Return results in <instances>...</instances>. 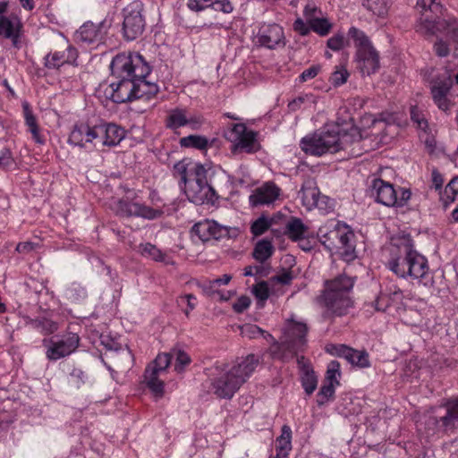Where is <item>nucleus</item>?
Returning a JSON list of instances; mask_svg holds the SVG:
<instances>
[{
    "label": "nucleus",
    "mask_w": 458,
    "mask_h": 458,
    "mask_svg": "<svg viewBox=\"0 0 458 458\" xmlns=\"http://www.w3.org/2000/svg\"><path fill=\"white\" fill-rule=\"evenodd\" d=\"M389 251L390 258L386 267L397 276L411 277L419 281L428 276V259L415 250L414 242L409 234L393 239Z\"/></svg>",
    "instance_id": "obj_1"
},
{
    "label": "nucleus",
    "mask_w": 458,
    "mask_h": 458,
    "mask_svg": "<svg viewBox=\"0 0 458 458\" xmlns=\"http://www.w3.org/2000/svg\"><path fill=\"white\" fill-rule=\"evenodd\" d=\"M260 362L259 356L248 354L238 358L233 363L218 364L213 369L216 377L212 379L213 393L222 399H231L241 386L248 381Z\"/></svg>",
    "instance_id": "obj_2"
},
{
    "label": "nucleus",
    "mask_w": 458,
    "mask_h": 458,
    "mask_svg": "<svg viewBox=\"0 0 458 458\" xmlns=\"http://www.w3.org/2000/svg\"><path fill=\"white\" fill-rule=\"evenodd\" d=\"M318 235L327 250L338 253L344 260L352 261L356 258L355 235L346 224L330 223L320 227Z\"/></svg>",
    "instance_id": "obj_3"
},
{
    "label": "nucleus",
    "mask_w": 458,
    "mask_h": 458,
    "mask_svg": "<svg viewBox=\"0 0 458 458\" xmlns=\"http://www.w3.org/2000/svg\"><path fill=\"white\" fill-rule=\"evenodd\" d=\"M353 284L354 278L345 274L327 282L323 298L327 314L342 317L349 312L353 305L350 297V292Z\"/></svg>",
    "instance_id": "obj_4"
},
{
    "label": "nucleus",
    "mask_w": 458,
    "mask_h": 458,
    "mask_svg": "<svg viewBox=\"0 0 458 458\" xmlns=\"http://www.w3.org/2000/svg\"><path fill=\"white\" fill-rule=\"evenodd\" d=\"M425 429L428 435L448 433L458 428V397L449 398L434 407L426 416Z\"/></svg>",
    "instance_id": "obj_5"
},
{
    "label": "nucleus",
    "mask_w": 458,
    "mask_h": 458,
    "mask_svg": "<svg viewBox=\"0 0 458 458\" xmlns=\"http://www.w3.org/2000/svg\"><path fill=\"white\" fill-rule=\"evenodd\" d=\"M110 68L115 79L146 78L151 72L148 63L136 52L116 55L111 62Z\"/></svg>",
    "instance_id": "obj_6"
},
{
    "label": "nucleus",
    "mask_w": 458,
    "mask_h": 458,
    "mask_svg": "<svg viewBox=\"0 0 458 458\" xmlns=\"http://www.w3.org/2000/svg\"><path fill=\"white\" fill-rule=\"evenodd\" d=\"M337 131L335 129H323L307 135L301 140V148L309 155L323 156L338 152Z\"/></svg>",
    "instance_id": "obj_7"
},
{
    "label": "nucleus",
    "mask_w": 458,
    "mask_h": 458,
    "mask_svg": "<svg viewBox=\"0 0 458 458\" xmlns=\"http://www.w3.org/2000/svg\"><path fill=\"white\" fill-rule=\"evenodd\" d=\"M144 4L140 0L130 3L123 9L122 32L125 40L132 41L142 35L146 27Z\"/></svg>",
    "instance_id": "obj_8"
},
{
    "label": "nucleus",
    "mask_w": 458,
    "mask_h": 458,
    "mask_svg": "<svg viewBox=\"0 0 458 458\" xmlns=\"http://www.w3.org/2000/svg\"><path fill=\"white\" fill-rule=\"evenodd\" d=\"M370 191L377 202L386 207H403L411 195L409 189L395 190L391 183L378 178L373 180Z\"/></svg>",
    "instance_id": "obj_9"
},
{
    "label": "nucleus",
    "mask_w": 458,
    "mask_h": 458,
    "mask_svg": "<svg viewBox=\"0 0 458 458\" xmlns=\"http://www.w3.org/2000/svg\"><path fill=\"white\" fill-rule=\"evenodd\" d=\"M308 327L306 324L293 323L284 335V340L276 344L278 350L289 352L292 355L297 354L303 350L306 344V335Z\"/></svg>",
    "instance_id": "obj_10"
},
{
    "label": "nucleus",
    "mask_w": 458,
    "mask_h": 458,
    "mask_svg": "<svg viewBox=\"0 0 458 458\" xmlns=\"http://www.w3.org/2000/svg\"><path fill=\"white\" fill-rule=\"evenodd\" d=\"M46 356L49 360H57L71 355L79 347L80 337L75 333H68L61 339L50 340Z\"/></svg>",
    "instance_id": "obj_11"
},
{
    "label": "nucleus",
    "mask_w": 458,
    "mask_h": 458,
    "mask_svg": "<svg viewBox=\"0 0 458 458\" xmlns=\"http://www.w3.org/2000/svg\"><path fill=\"white\" fill-rule=\"evenodd\" d=\"M136 79H116L110 84V98L114 103L131 102L137 99V94L140 89L136 86Z\"/></svg>",
    "instance_id": "obj_12"
},
{
    "label": "nucleus",
    "mask_w": 458,
    "mask_h": 458,
    "mask_svg": "<svg viewBox=\"0 0 458 458\" xmlns=\"http://www.w3.org/2000/svg\"><path fill=\"white\" fill-rule=\"evenodd\" d=\"M98 139L94 143L95 148L115 147L124 139L125 130L115 123H104L96 125Z\"/></svg>",
    "instance_id": "obj_13"
},
{
    "label": "nucleus",
    "mask_w": 458,
    "mask_h": 458,
    "mask_svg": "<svg viewBox=\"0 0 458 458\" xmlns=\"http://www.w3.org/2000/svg\"><path fill=\"white\" fill-rule=\"evenodd\" d=\"M117 213L122 216H137L153 220L160 217L163 211L161 209L152 208L142 203L121 199L117 203Z\"/></svg>",
    "instance_id": "obj_14"
},
{
    "label": "nucleus",
    "mask_w": 458,
    "mask_h": 458,
    "mask_svg": "<svg viewBox=\"0 0 458 458\" xmlns=\"http://www.w3.org/2000/svg\"><path fill=\"white\" fill-rule=\"evenodd\" d=\"M301 203L307 209L310 210L313 208L324 209L323 206L327 198L320 194L317 186V182L313 178H307L303 181L301 188L298 193Z\"/></svg>",
    "instance_id": "obj_15"
},
{
    "label": "nucleus",
    "mask_w": 458,
    "mask_h": 458,
    "mask_svg": "<svg viewBox=\"0 0 458 458\" xmlns=\"http://www.w3.org/2000/svg\"><path fill=\"white\" fill-rule=\"evenodd\" d=\"M331 354L345 359L352 366L360 369L370 367L369 355L365 350H356L344 344L332 345L328 349Z\"/></svg>",
    "instance_id": "obj_16"
},
{
    "label": "nucleus",
    "mask_w": 458,
    "mask_h": 458,
    "mask_svg": "<svg viewBox=\"0 0 458 458\" xmlns=\"http://www.w3.org/2000/svg\"><path fill=\"white\" fill-rule=\"evenodd\" d=\"M191 233L202 242H207L211 239L219 240L225 237L228 235L229 230L214 220L206 219L196 223L191 228Z\"/></svg>",
    "instance_id": "obj_17"
},
{
    "label": "nucleus",
    "mask_w": 458,
    "mask_h": 458,
    "mask_svg": "<svg viewBox=\"0 0 458 458\" xmlns=\"http://www.w3.org/2000/svg\"><path fill=\"white\" fill-rule=\"evenodd\" d=\"M416 8L421 13V24L418 30L432 34L434 32L436 21L432 16L426 14L430 12L437 16L442 13V4L439 0H417Z\"/></svg>",
    "instance_id": "obj_18"
},
{
    "label": "nucleus",
    "mask_w": 458,
    "mask_h": 458,
    "mask_svg": "<svg viewBox=\"0 0 458 458\" xmlns=\"http://www.w3.org/2000/svg\"><path fill=\"white\" fill-rule=\"evenodd\" d=\"M98 139L96 125L91 127L87 123H77L72 127L68 138V143L80 148L93 145Z\"/></svg>",
    "instance_id": "obj_19"
},
{
    "label": "nucleus",
    "mask_w": 458,
    "mask_h": 458,
    "mask_svg": "<svg viewBox=\"0 0 458 458\" xmlns=\"http://www.w3.org/2000/svg\"><path fill=\"white\" fill-rule=\"evenodd\" d=\"M181 188L183 189L188 199L196 205L213 202L216 199V191L211 185L196 184L188 180Z\"/></svg>",
    "instance_id": "obj_20"
},
{
    "label": "nucleus",
    "mask_w": 458,
    "mask_h": 458,
    "mask_svg": "<svg viewBox=\"0 0 458 458\" xmlns=\"http://www.w3.org/2000/svg\"><path fill=\"white\" fill-rule=\"evenodd\" d=\"M356 62L363 75H370L379 68V55L373 46L356 50Z\"/></svg>",
    "instance_id": "obj_21"
},
{
    "label": "nucleus",
    "mask_w": 458,
    "mask_h": 458,
    "mask_svg": "<svg viewBox=\"0 0 458 458\" xmlns=\"http://www.w3.org/2000/svg\"><path fill=\"white\" fill-rule=\"evenodd\" d=\"M259 43L269 49L284 45V30L278 24L263 25L259 32Z\"/></svg>",
    "instance_id": "obj_22"
},
{
    "label": "nucleus",
    "mask_w": 458,
    "mask_h": 458,
    "mask_svg": "<svg viewBox=\"0 0 458 458\" xmlns=\"http://www.w3.org/2000/svg\"><path fill=\"white\" fill-rule=\"evenodd\" d=\"M77 58V51L68 47L62 51H54L47 54L44 60L45 67L49 70H58L65 64H74Z\"/></svg>",
    "instance_id": "obj_23"
},
{
    "label": "nucleus",
    "mask_w": 458,
    "mask_h": 458,
    "mask_svg": "<svg viewBox=\"0 0 458 458\" xmlns=\"http://www.w3.org/2000/svg\"><path fill=\"white\" fill-rule=\"evenodd\" d=\"M332 129H335L337 131L338 151L347 149L348 147L360 143L362 139L360 129L352 123V118H350V123H346L345 129H341L338 123L334 125Z\"/></svg>",
    "instance_id": "obj_24"
},
{
    "label": "nucleus",
    "mask_w": 458,
    "mask_h": 458,
    "mask_svg": "<svg viewBox=\"0 0 458 458\" xmlns=\"http://www.w3.org/2000/svg\"><path fill=\"white\" fill-rule=\"evenodd\" d=\"M280 194V189L272 182H266L256 189L250 196V202L253 206L270 204L274 202Z\"/></svg>",
    "instance_id": "obj_25"
},
{
    "label": "nucleus",
    "mask_w": 458,
    "mask_h": 458,
    "mask_svg": "<svg viewBox=\"0 0 458 458\" xmlns=\"http://www.w3.org/2000/svg\"><path fill=\"white\" fill-rule=\"evenodd\" d=\"M104 32L101 24H95L91 21L85 22L77 30L75 37L78 42L87 45L101 41Z\"/></svg>",
    "instance_id": "obj_26"
},
{
    "label": "nucleus",
    "mask_w": 458,
    "mask_h": 458,
    "mask_svg": "<svg viewBox=\"0 0 458 458\" xmlns=\"http://www.w3.org/2000/svg\"><path fill=\"white\" fill-rule=\"evenodd\" d=\"M21 23L18 18L10 19L0 15V35L12 40L13 46L19 47Z\"/></svg>",
    "instance_id": "obj_27"
},
{
    "label": "nucleus",
    "mask_w": 458,
    "mask_h": 458,
    "mask_svg": "<svg viewBox=\"0 0 458 458\" xmlns=\"http://www.w3.org/2000/svg\"><path fill=\"white\" fill-rule=\"evenodd\" d=\"M188 7L196 12L210 7L224 13H231L233 10V6L229 0H189Z\"/></svg>",
    "instance_id": "obj_28"
},
{
    "label": "nucleus",
    "mask_w": 458,
    "mask_h": 458,
    "mask_svg": "<svg viewBox=\"0 0 458 458\" xmlns=\"http://www.w3.org/2000/svg\"><path fill=\"white\" fill-rule=\"evenodd\" d=\"M285 234L293 242H297L302 237L311 236V231L301 218L292 216L286 223Z\"/></svg>",
    "instance_id": "obj_29"
},
{
    "label": "nucleus",
    "mask_w": 458,
    "mask_h": 458,
    "mask_svg": "<svg viewBox=\"0 0 458 458\" xmlns=\"http://www.w3.org/2000/svg\"><path fill=\"white\" fill-rule=\"evenodd\" d=\"M452 87V77L446 72L433 78L430 81V92L432 98L448 96Z\"/></svg>",
    "instance_id": "obj_30"
},
{
    "label": "nucleus",
    "mask_w": 458,
    "mask_h": 458,
    "mask_svg": "<svg viewBox=\"0 0 458 458\" xmlns=\"http://www.w3.org/2000/svg\"><path fill=\"white\" fill-rule=\"evenodd\" d=\"M25 324L44 335H51L58 329V324L46 317H38L36 318H27Z\"/></svg>",
    "instance_id": "obj_31"
},
{
    "label": "nucleus",
    "mask_w": 458,
    "mask_h": 458,
    "mask_svg": "<svg viewBox=\"0 0 458 458\" xmlns=\"http://www.w3.org/2000/svg\"><path fill=\"white\" fill-rule=\"evenodd\" d=\"M391 3L389 0H363L362 6L373 16L384 19L387 16Z\"/></svg>",
    "instance_id": "obj_32"
},
{
    "label": "nucleus",
    "mask_w": 458,
    "mask_h": 458,
    "mask_svg": "<svg viewBox=\"0 0 458 458\" xmlns=\"http://www.w3.org/2000/svg\"><path fill=\"white\" fill-rule=\"evenodd\" d=\"M274 250L271 241L262 239L255 244L252 256L258 262L262 264L272 257Z\"/></svg>",
    "instance_id": "obj_33"
},
{
    "label": "nucleus",
    "mask_w": 458,
    "mask_h": 458,
    "mask_svg": "<svg viewBox=\"0 0 458 458\" xmlns=\"http://www.w3.org/2000/svg\"><path fill=\"white\" fill-rule=\"evenodd\" d=\"M160 372L147 367L144 373V380L147 386L157 395L164 394V382L159 379Z\"/></svg>",
    "instance_id": "obj_34"
},
{
    "label": "nucleus",
    "mask_w": 458,
    "mask_h": 458,
    "mask_svg": "<svg viewBox=\"0 0 458 458\" xmlns=\"http://www.w3.org/2000/svg\"><path fill=\"white\" fill-rule=\"evenodd\" d=\"M140 251L143 256L149 257L155 261L163 262L165 265L174 264V261L156 245L149 242L140 244Z\"/></svg>",
    "instance_id": "obj_35"
},
{
    "label": "nucleus",
    "mask_w": 458,
    "mask_h": 458,
    "mask_svg": "<svg viewBox=\"0 0 458 458\" xmlns=\"http://www.w3.org/2000/svg\"><path fill=\"white\" fill-rule=\"evenodd\" d=\"M292 450V429L289 426L282 427L281 435L276 438V451L289 456Z\"/></svg>",
    "instance_id": "obj_36"
},
{
    "label": "nucleus",
    "mask_w": 458,
    "mask_h": 458,
    "mask_svg": "<svg viewBox=\"0 0 458 458\" xmlns=\"http://www.w3.org/2000/svg\"><path fill=\"white\" fill-rule=\"evenodd\" d=\"M187 112L184 109L174 108L169 112L166 117V127L172 130L186 126Z\"/></svg>",
    "instance_id": "obj_37"
},
{
    "label": "nucleus",
    "mask_w": 458,
    "mask_h": 458,
    "mask_svg": "<svg viewBox=\"0 0 458 458\" xmlns=\"http://www.w3.org/2000/svg\"><path fill=\"white\" fill-rule=\"evenodd\" d=\"M180 145L184 148H193L203 150L208 146V140L201 135H189L180 140Z\"/></svg>",
    "instance_id": "obj_38"
},
{
    "label": "nucleus",
    "mask_w": 458,
    "mask_h": 458,
    "mask_svg": "<svg viewBox=\"0 0 458 458\" xmlns=\"http://www.w3.org/2000/svg\"><path fill=\"white\" fill-rule=\"evenodd\" d=\"M195 164L196 163L191 162L186 163L182 160L174 165V176L179 180L181 187L189 180V176H191V165Z\"/></svg>",
    "instance_id": "obj_39"
},
{
    "label": "nucleus",
    "mask_w": 458,
    "mask_h": 458,
    "mask_svg": "<svg viewBox=\"0 0 458 458\" xmlns=\"http://www.w3.org/2000/svg\"><path fill=\"white\" fill-rule=\"evenodd\" d=\"M170 352L172 360H174V369L177 372L183 371L185 367L191 362V357L184 351L178 348H173Z\"/></svg>",
    "instance_id": "obj_40"
},
{
    "label": "nucleus",
    "mask_w": 458,
    "mask_h": 458,
    "mask_svg": "<svg viewBox=\"0 0 458 458\" xmlns=\"http://www.w3.org/2000/svg\"><path fill=\"white\" fill-rule=\"evenodd\" d=\"M208 170L201 164L191 165V174L189 182L200 185H210L208 182Z\"/></svg>",
    "instance_id": "obj_41"
},
{
    "label": "nucleus",
    "mask_w": 458,
    "mask_h": 458,
    "mask_svg": "<svg viewBox=\"0 0 458 458\" xmlns=\"http://www.w3.org/2000/svg\"><path fill=\"white\" fill-rule=\"evenodd\" d=\"M349 36L354 41L357 50L367 48L372 46L369 37L360 30L352 27L348 32Z\"/></svg>",
    "instance_id": "obj_42"
},
{
    "label": "nucleus",
    "mask_w": 458,
    "mask_h": 458,
    "mask_svg": "<svg viewBox=\"0 0 458 458\" xmlns=\"http://www.w3.org/2000/svg\"><path fill=\"white\" fill-rule=\"evenodd\" d=\"M23 109H24L25 123H26V125L29 127L30 131L31 132L33 139L38 143H43V140H41L40 136H39L36 117L32 114L31 110L30 109L29 105L24 104Z\"/></svg>",
    "instance_id": "obj_43"
},
{
    "label": "nucleus",
    "mask_w": 458,
    "mask_h": 458,
    "mask_svg": "<svg viewBox=\"0 0 458 458\" xmlns=\"http://www.w3.org/2000/svg\"><path fill=\"white\" fill-rule=\"evenodd\" d=\"M340 367V363L337 360L330 361L327 368L324 382L339 386V377H341Z\"/></svg>",
    "instance_id": "obj_44"
},
{
    "label": "nucleus",
    "mask_w": 458,
    "mask_h": 458,
    "mask_svg": "<svg viewBox=\"0 0 458 458\" xmlns=\"http://www.w3.org/2000/svg\"><path fill=\"white\" fill-rule=\"evenodd\" d=\"M301 386L308 395H310L317 388L318 377L314 370H307L301 377Z\"/></svg>",
    "instance_id": "obj_45"
},
{
    "label": "nucleus",
    "mask_w": 458,
    "mask_h": 458,
    "mask_svg": "<svg viewBox=\"0 0 458 458\" xmlns=\"http://www.w3.org/2000/svg\"><path fill=\"white\" fill-rule=\"evenodd\" d=\"M255 141L256 133L252 131H247L245 134L236 141L235 148L244 149L248 153H252L255 151Z\"/></svg>",
    "instance_id": "obj_46"
},
{
    "label": "nucleus",
    "mask_w": 458,
    "mask_h": 458,
    "mask_svg": "<svg viewBox=\"0 0 458 458\" xmlns=\"http://www.w3.org/2000/svg\"><path fill=\"white\" fill-rule=\"evenodd\" d=\"M335 385L332 383L324 382L318 393V405L321 406L327 403L329 400L334 399L335 393Z\"/></svg>",
    "instance_id": "obj_47"
},
{
    "label": "nucleus",
    "mask_w": 458,
    "mask_h": 458,
    "mask_svg": "<svg viewBox=\"0 0 458 458\" xmlns=\"http://www.w3.org/2000/svg\"><path fill=\"white\" fill-rule=\"evenodd\" d=\"M309 24L311 30L320 36H327L332 28V24L325 18L310 19Z\"/></svg>",
    "instance_id": "obj_48"
},
{
    "label": "nucleus",
    "mask_w": 458,
    "mask_h": 458,
    "mask_svg": "<svg viewBox=\"0 0 458 458\" xmlns=\"http://www.w3.org/2000/svg\"><path fill=\"white\" fill-rule=\"evenodd\" d=\"M172 362L171 352L158 354L154 361L148 365L151 369L163 373Z\"/></svg>",
    "instance_id": "obj_49"
},
{
    "label": "nucleus",
    "mask_w": 458,
    "mask_h": 458,
    "mask_svg": "<svg viewBox=\"0 0 458 458\" xmlns=\"http://www.w3.org/2000/svg\"><path fill=\"white\" fill-rule=\"evenodd\" d=\"M252 293L259 301V302H260L259 306L262 307L264 302L269 297V288L267 283L266 281H261L254 284L252 287Z\"/></svg>",
    "instance_id": "obj_50"
},
{
    "label": "nucleus",
    "mask_w": 458,
    "mask_h": 458,
    "mask_svg": "<svg viewBox=\"0 0 458 458\" xmlns=\"http://www.w3.org/2000/svg\"><path fill=\"white\" fill-rule=\"evenodd\" d=\"M271 221L264 216L255 220L250 226V232L254 236H259L268 230Z\"/></svg>",
    "instance_id": "obj_51"
},
{
    "label": "nucleus",
    "mask_w": 458,
    "mask_h": 458,
    "mask_svg": "<svg viewBox=\"0 0 458 458\" xmlns=\"http://www.w3.org/2000/svg\"><path fill=\"white\" fill-rule=\"evenodd\" d=\"M349 75L348 71L344 67H336L335 71L331 74L329 81L335 87H339L347 81Z\"/></svg>",
    "instance_id": "obj_52"
},
{
    "label": "nucleus",
    "mask_w": 458,
    "mask_h": 458,
    "mask_svg": "<svg viewBox=\"0 0 458 458\" xmlns=\"http://www.w3.org/2000/svg\"><path fill=\"white\" fill-rule=\"evenodd\" d=\"M247 128L245 124L235 123L233 124L229 131L225 133V137L229 140L236 142L237 140H240V138H242L245 134Z\"/></svg>",
    "instance_id": "obj_53"
},
{
    "label": "nucleus",
    "mask_w": 458,
    "mask_h": 458,
    "mask_svg": "<svg viewBox=\"0 0 458 458\" xmlns=\"http://www.w3.org/2000/svg\"><path fill=\"white\" fill-rule=\"evenodd\" d=\"M440 30L446 31L448 35L458 30V20L455 17L445 18L437 21Z\"/></svg>",
    "instance_id": "obj_54"
},
{
    "label": "nucleus",
    "mask_w": 458,
    "mask_h": 458,
    "mask_svg": "<svg viewBox=\"0 0 458 458\" xmlns=\"http://www.w3.org/2000/svg\"><path fill=\"white\" fill-rule=\"evenodd\" d=\"M87 375L81 369L74 368L70 373V382L77 388H80L85 383Z\"/></svg>",
    "instance_id": "obj_55"
},
{
    "label": "nucleus",
    "mask_w": 458,
    "mask_h": 458,
    "mask_svg": "<svg viewBox=\"0 0 458 458\" xmlns=\"http://www.w3.org/2000/svg\"><path fill=\"white\" fill-rule=\"evenodd\" d=\"M14 165L13 157L9 148H3L0 152V167L10 169Z\"/></svg>",
    "instance_id": "obj_56"
},
{
    "label": "nucleus",
    "mask_w": 458,
    "mask_h": 458,
    "mask_svg": "<svg viewBox=\"0 0 458 458\" xmlns=\"http://www.w3.org/2000/svg\"><path fill=\"white\" fill-rule=\"evenodd\" d=\"M344 36L343 34H336L327 40V45L330 49L334 51H338L344 47Z\"/></svg>",
    "instance_id": "obj_57"
},
{
    "label": "nucleus",
    "mask_w": 458,
    "mask_h": 458,
    "mask_svg": "<svg viewBox=\"0 0 458 458\" xmlns=\"http://www.w3.org/2000/svg\"><path fill=\"white\" fill-rule=\"evenodd\" d=\"M434 51L437 56L445 57L449 55L450 48L445 41L438 39L434 44Z\"/></svg>",
    "instance_id": "obj_58"
},
{
    "label": "nucleus",
    "mask_w": 458,
    "mask_h": 458,
    "mask_svg": "<svg viewBox=\"0 0 458 458\" xmlns=\"http://www.w3.org/2000/svg\"><path fill=\"white\" fill-rule=\"evenodd\" d=\"M250 305V299L242 295L237 299V301L233 303V309L237 313H242L245 310H247Z\"/></svg>",
    "instance_id": "obj_59"
},
{
    "label": "nucleus",
    "mask_w": 458,
    "mask_h": 458,
    "mask_svg": "<svg viewBox=\"0 0 458 458\" xmlns=\"http://www.w3.org/2000/svg\"><path fill=\"white\" fill-rule=\"evenodd\" d=\"M182 301H186L187 303L188 308L184 310V313L188 317L190 312L196 307V297L191 293H188L179 297L178 303L181 304Z\"/></svg>",
    "instance_id": "obj_60"
},
{
    "label": "nucleus",
    "mask_w": 458,
    "mask_h": 458,
    "mask_svg": "<svg viewBox=\"0 0 458 458\" xmlns=\"http://www.w3.org/2000/svg\"><path fill=\"white\" fill-rule=\"evenodd\" d=\"M411 120L417 124V126L421 129L425 130L428 127V123L423 117L422 114H420L416 107L412 106L411 108Z\"/></svg>",
    "instance_id": "obj_61"
},
{
    "label": "nucleus",
    "mask_w": 458,
    "mask_h": 458,
    "mask_svg": "<svg viewBox=\"0 0 458 458\" xmlns=\"http://www.w3.org/2000/svg\"><path fill=\"white\" fill-rule=\"evenodd\" d=\"M320 71V66L318 65H312L310 68L304 70L301 74L299 76L300 81L304 82L310 79L315 78L318 72Z\"/></svg>",
    "instance_id": "obj_62"
},
{
    "label": "nucleus",
    "mask_w": 458,
    "mask_h": 458,
    "mask_svg": "<svg viewBox=\"0 0 458 458\" xmlns=\"http://www.w3.org/2000/svg\"><path fill=\"white\" fill-rule=\"evenodd\" d=\"M204 123V118L199 114L187 115L186 126H189L191 130H198Z\"/></svg>",
    "instance_id": "obj_63"
},
{
    "label": "nucleus",
    "mask_w": 458,
    "mask_h": 458,
    "mask_svg": "<svg viewBox=\"0 0 458 458\" xmlns=\"http://www.w3.org/2000/svg\"><path fill=\"white\" fill-rule=\"evenodd\" d=\"M293 29L299 32L301 36H306L311 30L310 25L306 23L302 19L298 18L293 23Z\"/></svg>",
    "instance_id": "obj_64"
}]
</instances>
